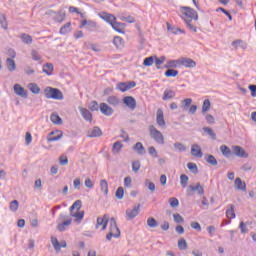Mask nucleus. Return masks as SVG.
<instances>
[{"mask_svg": "<svg viewBox=\"0 0 256 256\" xmlns=\"http://www.w3.org/2000/svg\"><path fill=\"white\" fill-rule=\"evenodd\" d=\"M108 223H109V217L107 216V214H104L102 218L101 217L97 218L96 229H99V227H101L102 225V231H105V229H107Z\"/></svg>", "mask_w": 256, "mask_h": 256, "instance_id": "obj_11", "label": "nucleus"}, {"mask_svg": "<svg viewBox=\"0 0 256 256\" xmlns=\"http://www.w3.org/2000/svg\"><path fill=\"white\" fill-rule=\"evenodd\" d=\"M100 111L106 117H111V115H113L114 113L113 108H111L109 105H107V103L104 102L100 103Z\"/></svg>", "mask_w": 256, "mask_h": 256, "instance_id": "obj_14", "label": "nucleus"}, {"mask_svg": "<svg viewBox=\"0 0 256 256\" xmlns=\"http://www.w3.org/2000/svg\"><path fill=\"white\" fill-rule=\"evenodd\" d=\"M89 109H90V111H99V109H100L99 103H97V101H92L89 104Z\"/></svg>", "mask_w": 256, "mask_h": 256, "instance_id": "obj_60", "label": "nucleus"}, {"mask_svg": "<svg viewBox=\"0 0 256 256\" xmlns=\"http://www.w3.org/2000/svg\"><path fill=\"white\" fill-rule=\"evenodd\" d=\"M14 93L19 97H22V99H27V90H25L21 84L14 85Z\"/></svg>", "mask_w": 256, "mask_h": 256, "instance_id": "obj_13", "label": "nucleus"}, {"mask_svg": "<svg viewBox=\"0 0 256 256\" xmlns=\"http://www.w3.org/2000/svg\"><path fill=\"white\" fill-rule=\"evenodd\" d=\"M124 105L128 107V109H131V111H135L137 108V100L133 96H126L122 99Z\"/></svg>", "mask_w": 256, "mask_h": 256, "instance_id": "obj_8", "label": "nucleus"}, {"mask_svg": "<svg viewBox=\"0 0 256 256\" xmlns=\"http://www.w3.org/2000/svg\"><path fill=\"white\" fill-rule=\"evenodd\" d=\"M175 97V91L173 90H165L163 94V101H169V99H173Z\"/></svg>", "mask_w": 256, "mask_h": 256, "instance_id": "obj_36", "label": "nucleus"}, {"mask_svg": "<svg viewBox=\"0 0 256 256\" xmlns=\"http://www.w3.org/2000/svg\"><path fill=\"white\" fill-rule=\"evenodd\" d=\"M174 148L176 149V151H180V152L181 151H187V148L181 142L174 143Z\"/></svg>", "mask_w": 256, "mask_h": 256, "instance_id": "obj_59", "label": "nucleus"}, {"mask_svg": "<svg viewBox=\"0 0 256 256\" xmlns=\"http://www.w3.org/2000/svg\"><path fill=\"white\" fill-rule=\"evenodd\" d=\"M204 159H205L206 163H208V165H211L212 167H217V165L219 163V162H217V158H215V156H213V154H206Z\"/></svg>", "mask_w": 256, "mask_h": 256, "instance_id": "obj_25", "label": "nucleus"}, {"mask_svg": "<svg viewBox=\"0 0 256 256\" xmlns=\"http://www.w3.org/2000/svg\"><path fill=\"white\" fill-rule=\"evenodd\" d=\"M170 207L175 209V207H179V200L175 197L169 199Z\"/></svg>", "mask_w": 256, "mask_h": 256, "instance_id": "obj_61", "label": "nucleus"}, {"mask_svg": "<svg viewBox=\"0 0 256 256\" xmlns=\"http://www.w3.org/2000/svg\"><path fill=\"white\" fill-rule=\"evenodd\" d=\"M83 119H85V121H93V114H91V111H89L86 108H83L81 106L78 107Z\"/></svg>", "mask_w": 256, "mask_h": 256, "instance_id": "obj_18", "label": "nucleus"}, {"mask_svg": "<svg viewBox=\"0 0 256 256\" xmlns=\"http://www.w3.org/2000/svg\"><path fill=\"white\" fill-rule=\"evenodd\" d=\"M164 75L165 77H177L179 75V71L168 68Z\"/></svg>", "mask_w": 256, "mask_h": 256, "instance_id": "obj_46", "label": "nucleus"}, {"mask_svg": "<svg viewBox=\"0 0 256 256\" xmlns=\"http://www.w3.org/2000/svg\"><path fill=\"white\" fill-rule=\"evenodd\" d=\"M53 64L51 63H46L44 66H43V73H46V75H53Z\"/></svg>", "mask_w": 256, "mask_h": 256, "instance_id": "obj_39", "label": "nucleus"}, {"mask_svg": "<svg viewBox=\"0 0 256 256\" xmlns=\"http://www.w3.org/2000/svg\"><path fill=\"white\" fill-rule=\"evenodd\" d=\"M50 121H52V123L54 125H62L63 124V120L58 116L57 113H52L51 114Z\"/></svg>", "mask_w": 256, "mask_h": 256, "instance_id": "obj_32", "label": "nucleus"}, {"mask_svg": "<svg viewBox=\"0 0 256 256\" xmlns=\"http://www.w3.org/2000/svg\"><path fill=\"white\" fill-rule=\"evenodd\" d=\"M54 21H56V23H63V21H65V12H58L54 17Z\"/></svg>", "mask_w": 256, "mask_h": 256, "instance_id": "obj_45", "label": "nucleus"}, {"mask_svg": "<svg viewBox=\"0 0 256 256\" xmlns=\"http://www.w3.org/2000/svg\"><path fill=\"white\" fill-rule=\"evenodd\" d=\"M173 217L175 223H183V221H185V219H183V216H181L180 214H173Z\"/></svg>", "mask_w": 256, "mask_h": 256, "instance_id": "obj_64", "label": "nucleus"}, {"mask_svg": "<svg viewBox=\"0 0 256 256\" xmlns=\"http://www.w3.org/2000/svg\"><path fill=\"white\" fill-rule=\"evenodd\" d=\"M86 29H88V31H95V29H97V23L93 21H88Z\"/></svg>", "mask_w": 256, "mask_h": 256, "instance_id": "obj_62", "label": "nucleus"}, {"mask_svg": "<svg viewBox=\"0 0 256 256\" xmlns=\"http://www.w3.org/2000/svg\"><path fill=\"white\" fill-rule=\"evenodd\" d=\"M111 27L118 33H125V23L117 22L114 20V23L111 25Z\"/></svg>", "mask_w": 256, "mask_h": 256, "instance_id": "obj_23", "label": "nucleus"}, {"mask_svg": "<svg viewBox=\"0 0 256 256\" xmlns=\"http://www.w3.org/2000/svg\"><path fill=\"white\" fill-rule=\"evenodd\" d=\"M71 217H75L76 223H81L83 217H85V211H77L75 213L70 212Z\"/></svg>", "mask_w": 256, "mask_h": 256, "instance_id": "obj_27", "label": "nucleus"}, {"mask_svg": "<svg viewBox=\"0 0 256 256\" xmlns=\"http://www.w3.org/2000/svg\"><path fill=\"white\" fill-rule=\"evenodd\" d=\"M109 229H110V231L106 235L107 241H111V239H113V237L115 239L121 237V230H119V227L117 226V221L115 220V218L110 219V228Z\"/></svg>", "mask_w": 256, "mask_h": 256, "instance_id": "obj_3", "label": "nucleus"}, {"mask_svg": "<svg viewBox=\"0 0 256 256\" xmlns=\"http://www.w3.org/2000/svg\"><path fill=\"white\" fill-rule=\"evenodd\" d=\"M166 25H167V30L171 31V33H173L174 35H178L179 33H185V30L171 26L169 22H167Z\"/></svg>", "mask_w": 256, "mask_h": 256, "instance_id": "obj_34", "label": "nucleus"}, {"mask_svg": "<svg viewBox=\"0 0 256 256\" xmlns=\"http://www.w3.org/2000/svg\"><path fill=\"white\" fill-rule=\"evenodd\" d=\"M67 33H71V22H67L60 28L61 35H67Z\"/></svg>", "mask_w": 256, "mask_h": 256, "instance_id": "obj_38", "label": "nucleus"}, {"mask_svg": "<svg viewBox=\"0 0 256 256\" xmlns=\"http://www.w3.org/2000/svg\"><path fill=\"white\" fill-rule=\"evenodd\" d=\"M139 169H141V162L139 160L132 162V171L138 173Z\"/></svg>", "mask_w": 256, "mask_h": 256, "instance_id": "obj_56", "label": "nucleus"}, {"mask_svg": "<svg viewBox=\"0 0 256 256\" xmlns=\"http://www.w3.org/2000/svg\"><path fill=\"white\" fill-rule=\"evenodd\" d=\"M234 186L238 191H247V184L239 177L235 179Z\"/></svg>", "mask_w": 256, "mask_h": 256, "instance_id": "obj_20", "label": "nucleus"}, {"mask_svg": "<svg viewBox=\"0 0 256 256\" xmlns=\"http://www.w3.org/2000/svg\"><path fill=\"white\" fill-rule=\"evenodd\" d=\"M0 24H1V27L4 28L5 31H7L8 24H7V18L5 17V15L0 16Z\"/></svg>", "mask_w": 256, "mask_h": 256, "instance_id": "obj_58", "label": "nucleus"}, {"mask_svg": "<svg viewBox=\"0 0 256 256\" xmlns=\"http://www.w3.org/2000/svg\"><path fill=\"white\" fill-rule=\"evenodd\" d=\"M178 247L179 249H181L182 251H185V249H187V241L184 238H181L178 241Z\"/></svg>", "mask_w": 256, "mask_h": 256, "instance_id": "obj_57", "label": "nucleus"}, {"mask_svg": "<svg viewBox=\"0 0 256 256\" xmlns=\"http://www.w3.org/2000/svg\"><path fill=\"white\" fill-rule=\"evenodd\" d=\"M191 155L193 157H198L199 159H201V157H203V150H201V146H199L198 144H193L191 146Z\"/></svg>", "mask_w": 256, "mask_h": 256, "instance_id": "obj_17", "label": "nucleus"}, {"mask_svg": "<svg viewBox=\"0 0 256 256\" xmlns=\"http://www.w3.org/2000/svg\"><path fill=\"white\" fill-rule=\"evenodd\" d=\"M153 63H155V58L153 56H149V57L145 58L143 61V65L145 67H151L153 65Z\"/></svg>", "mask_w": 256, "mask_h": 256, "instance_id": "obj_53", "label": "nucleus"}, {"mask_svg": "<svg viewBox=\"0 0 256 256\" xmlns=\"http://www.w3.org/2000/svg\"><path fill=\"white\" fill-rule=\"evenodd\" d=\"M180 12L184 17L182 19L185 21L187 27L189 28L192 33H197V27H195L192 22L193 19L194 21H199V14L195 9L189 7V6H181L180 7Z\"/></svg>", "mask_w": 256, "mask_h": 256, "instance_id": "obj_1", "label": "nucleus"}, {"mask_svg": "<svg viewBox=\"0 0 256 256\" xmlns=\"http://www.w3.org/2000/svg\"><path fill=\"white\" fill-rule=\"evenodd\" d=\"M148 227H151L152 229H155V227H159V222L155 220V218L151 217L147 220Z\"/></svg>", "mask_w": 256, "mask_h": 256, "instance_id": "obj_51", "label": "nucleus"}, {"mask_svg": "<svg viewBox=\"0 0 256 256\" xmlns=\"http://www.w3.org/2000/svg\"><path fill=\"white\" fill-rule=\"evenodd\" d=\"M55 134V132H51L50 134H49V136L47 137V141L49 142V143H53V141H59V139H61V137H63V135H58V136H52V135H54Z\"/></svg>", "mask_w": 256, "mask_h": 256, "instance_id": "obj_55", "label": "nucleus"}, {"mask_svg": "<svg viewBox=\"0 0 256 256\" xmlns=\"http://www.w3.org/2000/svg\"><path fill=\"white\" fill-rule=\"evenodd\" d=\"M31 57L34 61H41V55L36 50H32Z\"/></svg>", "mask_w": 256, "mask_h": 256, "instance_id": "obj_63", "label": "nucleus"}, {"mask_svg": "<svg viewBox=\"0 0 256 256\" xmlns=\"http://www.w3.org/2000/svg\"><path fill=\"white\" fill-rule=\"evenodd\" d=\"M81 207H83V202L81 200H76L70 207V213H73V211H75V209H77L79 211L81 209Z\"/></svg>", "mask_w": 256, "mask_h": 256, "instance_id": "obj_41", "label": "nucleus"}, {"mask_svg": "<svg viewBox=\"0 0 256 256\" xmlns=\"http://www.w3.org/2000/svg\"><path fill=\"white\" fill-rule=\"evenodd\" d=\"M20 39L25 43V45H31V43H33V38L29 34L22 33L20 35Z\"/></svg>", "mask_w": 256, "mask_h": 256, "instance_id": "obj_31", "label": "nucleus"}, {"mask_svg": "<svg viewBox=\"0 0 256 256\" xmlns=\"http://www.w3.org/2000/svg\"><path fill=\"white\" fill-rule=\"evenodd\" d=\"M180 65V59L178 60H169L165 65V69H177Z\"/></svg>", "mask_w": 256, "mask_h": 256, "instance_id": "obj_26", "label": "nucleus"}, {"mask_svg": "<svg viewBox=\"0 0 256 256\" xmlns=\"http://www.w3.org/2000/svg\"><path fill=\"white\" fill-rule=\"evenodd\" d=\"M193 103V99L191 98H186L182 101V109L184 111H187V109H189V107H191V104Z\"/></svg>", "mask_w": 256, "mask_h": 256, "instance_id": "obj_49", "label": "nucleus"}, {"mask_svg": "<svg viewBox=\"0 0 256 256\" xmlns=\"http://www.w3.org/2000/svg\"><path fill=\"white\" fill-rule=\"evenodd\" d=\"M133 87H137V82H135V81L119 82L116 85V89H118L122 93H125V91H129V89H133Z\"/></svg>", "mask_w": 256, "mask_h": 256, "instance_id": "obj_6", "label": "nucleus"}, {"mask_svg": "<svg viewBox=\"0 0 256 256\" xmlns=\"http://www.w3.org/2000/svg\"><path fill=\"white\" fill-rule=\"evenodd\" d=\"M107 103L112 105V107H119L121 105V99L117 96H109L107 98Z\"/></svg>", "mask_w": 256, "mask_h": 256, "instance_id": "obj_22", "label": "nucleus"}, {"mask_svg": "<svg viewBox=\"0 0 256 256\" xmlns=\"http://www.w3.org/2000/svg\"><path fill=\"white\" fill-rule=\"evenodd\" d=\"M123 43V38H121V36L114 37L113 44L115 47H117V49H119V47H123Z\"/></svg>", "mask_w": 256, "mask_h": 256, "instance_id": "obj_50", "label": "nucleus"}, {"mask_svg": "<svg viewBox=\"0 0 256 256\" xmlns=\"http://www.w3.org/2000/svg\"><path fill=\"white\" fill-rule=\"evenodd\" d=\"M139 211H141V204H138L133 209H127L126 210L127 219L129 221H131V219H135V217H137L139 215Z\"/></svg>", "mask_w": 256, "mask_h": 256, "instance_id": "obj_10", "label": "nucleus"}, {"mask_svg": "<svg viewBox=\"0 0 256 256\" xmlns=\"http://www.w3.org/2000/svg\"><path fill=\"white\" fill-rule=\"evenodd\" d=\"M28 89L33 93L34 95H39L41 93V88L36 83H30L28 84Z\"/></svg>", "mask_w": 256, "mask_h": 256, "instance_id": "obj_33", "label": "nucleus"}, {"mask_svg": "<svg viewBox=\"0 0 256 256\" xmlns=\"http://www.w3.org/2000/svg\"><path fill=\"white\" fill-rule=\"evenodd\" d=\"M100 17L110 25L114 24L115 21H117V18L113 16V14H109V13H103L102 15H100Z\"/></svg>", "mask_w": 256, "mask_h": 256, "instance_id": "obj_24", "label": "nucleus"}, {"mask_svg": "<svg viewBox=\"0 0 256 256\" xmlns=\"http://www.w3.org/2000/svg\"><path fill=\"white\" fill-rule=\"evenodd\" d=\"M232 151L236 157H241L242 159H247V157H249L247 152H245V149H243L241 146H233Z\"/></svg>", "mask_w": 256, "mask_h": 256, "instance_id": "obj_12", "label": "nucleus"}, {"mask_svg": "<svg viewBox=\"0 0 256 256\" xmlns=\"http://www.w3.org/2000/svg\"><path fill=\"white\" fill-rule=\"evenodd\" d=\"M187 167H188L189 171H191V173H193L194 175H197V173H199V168L197 167V164H195L193 162H189L187 164Z\"/></svg>", "mask_w": 256, "mask_h": 256, "instance_id": "obj_44", "label": "nucleus"}, {"mask_svg": "<svg viewBox=\"0 0 256 256\" xmlns=\"http://www.w3.org/2000/svg\"><path fill=\"white\" fill-rule=\"evenodd\" d=\"M165 61H167V58L165 56H161L160 58L155 56L156 69H161V65H163Z\"/></svg>", "mask_w": 256, "mask_h": 256, "instance_id": "obj_42", "label": "nucleus"}, {"mask_svg": "<svg viewBox=\"0 0 256 256\" xmlns=\"http://www.w3.org/2000/svg\"><path fill=\"white\" fill-rule=\"evenodd\" d=\"M115 197L116 199H123V197H125V189H123V187H118L115 193Z\"/></svg>", "mask_w": 256, "mask_h": 256, "instance_id": "obj_48", "label": "nucleus"}, {"mask_svg": "<svg viewBox=\"0 0 256 256\" xmlns=\"http://www.w3.org/2000/svg\"><path fill=\"white\" fill-rule=\"evenodd\" d=\"M220 151L222 155H224V157H230L231 155H233V153L231 152V149L228 148L227 145L220 146Z\"/></svg>", "mask_w": 256, "mask_h": 256, "instance_id": "obj_40", "label": "nucleus"}, {"mask_svg": "<svg viewBox=\"0 0 256 256\" xmlns=\"http://www.w3.org/2000/svg\"><path fill=\"white\" fill-rule=\"evenodd\" d=\"M100 189L104 195H109V184L107 183V180L100 181Z\"/></svg>", "mask_w": 256, "mask_h": 256, "instance_id": "obj_35", "label": "nucleus"}, {"mask_svg": "<svg viewBox=\"0 0 256 256\" xmlns=\"http://www.w3.org/2000/svg\"><path fill=\"white\" fill-rule=\"evenodd\" d=\"M180 65L188 69H195V67H197V62L191 58L182 57L180 58Z\"/></svg>", "mask_w": 256, "mask_h": 256, "instance_id": "obj_9", "label": "nucleus"}, {"mask_svg": "<svg viewBox=\"0 0 256 256\" xmlns=\"http://www.w3.org/2000/svg\"><path fill=\"white\" fill-rule=\"evenodd\" d=\"M211 109V101L209 99H205L202 105V113H207Z\"/></svg>", "mask_w": 256, "mask_h": 256, "instance_id": "obj_54", "label": "nucleus"}, {"mask_svg": "<svg viewBox=\"0 0 256 256\" xmlns=\"http://www.w3.org/2000/svg\"><path fill=\"white\" fill-rule=\"evenodd\" d=\"M197 191L198 195H205V189L201 186V183H197L196 186L190 185L187 189L188 195H191V192Z\"/></svg>", "mask_w": 256, "mask_h": 256, "instance_id": "obj_15", "label": "nucleus"}, {"mask_svg": "<svg viewBox=\"0 0 256 256\" xmlns=\"http://www.w3.org/2000/svg\"><path fill=\"white\" fill-rule=\"evenodd\" d=\"M226 217L229 219H235V205L229 204L227 206Z\"/></svg>", "mask_w": 256, "mask_h": 256, "instance_id": "obj_29", "label": "nucleus"}, {"mask_svg": "<svg viewBox=\"0 0 256 256\" xmlns=\"http://www.w3.org/2000/svg\"><path fill=\"white\" fill-rule=\"evenodd\" d=\"M72 222H73V220L71 218H69V216H67L65 214H60L57 219L58 231H60V232L66 231L67 227H69V225H71Z\"/></svg>", "mask_w": 256, "mask_h": 256, "instance_id": "obj_5", "label": "nucleus"}, {"mask_svg": "<svg viewBox=\"0 0 256 256\" xmlns=\"http://www.w3.org/2000/svg\"><path fill=\"white\" fill-rule=\"evenodd\" d=\"M103 135V132L101 131V128L95 126L92 130H88L87 137L93 138V137H101Z\"/></svg>", "mask_w": 256, "mask_h": 256, "instance_id": "obj_19", "label": "nucleus"}, {"mask_svg": "<svg viewBox=\"0 0 256 256\" xmlns=\"http://www.w3.org/2000/svg\"><path fill=\"white\" fill-rule=\"evenodd\" d=\"M149 133L151 139L158 143V145H165V136L154 125L149 126Z\"/></svg>", "mask_w": 256, "mask_h": 256, "instance_id": "obj_4", "label": "nucleus"}, {"mask_svg": "<svg viewBox=\"0 0 256 256\" xmlns=\"http://www.w3.org/2000/svg\"><path fill=\"white\" fill-rule=\"evenodd\" d=\"M144 185L149 189V191H151V193L155 192V183L151 182V180L146 179Z\"/></svg>", "mask_w": 256, "mask_h": 256, "instance_id": "obj_52", "label": "nucleus"}, {"mask_svg": "<svg viewBox=\"0 0 256 256\" xmlns=\"http://www.w3.org/2000/svg\"><path fill=\"white\" fill-rule=\"evenodd\" d=\"M51 243L55 249V251H61V248H65L67 247V242L66 241H62L61 243L59 242V240L55 237H51Z\"/></svg>", "mask_w": 256, "mask_h": 256, "instance_id": "obj_16", "label": "nucleus"}, {"mask_svg": "<svg viewBox=\"0 0 256 256\" xmlns=\"http://www.w3.org/2000/svg\"><path fill=\"white\" fill-rule=\"evenodd\" d=\"M188 183H189V176L185 175V174H182L180 176V185H181V187H183V188L187 187Z\"/></svg>", "mask_w": 256, "mask_h": 256, "instance_id": "obj_47", "label": "nucleus"}, {"mask_svg": "<svg viewBox=\"0 0 256 256\" xmlns=\"http://www.w3.org/2000/svg\"><path fill=\"white\" fill-rule=\"evenodd\" d=\"M9 209L10 211H12V213H17V211L19 210V201L17 200L11 201L9 205Z\"/></svg>", "mask_w": 256, "mask_h": 256, "instance_id": "obj_43", "label": "nucleus"}, {"mask_svg": "<svg viewBox=\"0 0 256 256\" xmlns=\"http://www.w3.org/2000/svg\"><path fill=\"white\" fill-rule=\"evenodd\" d=\"M46 99H55L56 101H63V92L57 88L46 87L44 89Z\"/></svg>", "mask_w": 256, "mask_h": 256, "instance_id": "obj_2", "label": "nucleus"}, {"mask_svg": "<svg viewBox=\"0 0 256 256\" xmlns=\"http://www.w3.org/2000/svg\"><path fill=\"white\" fill-rule=\"evenodd\" d=\"M156 123L158 127L161 129H165L167 127V123L165 122V116L163 114V110L159 108L156 113Z\"/></svg>", "mask_w": 256, "mask_h": 256, "instance_id": "obj_7", "label": "nucleus"}, {"mask_svg": "<svg viewBox=\"0 0 256 256\" xmlns=\"http://www.w3.org/2000/svg\"><path fill=\"white\" fill-rule=\"evenodd\" d=\"M6 66L8 71L13 72L15 69H17V64L15 63V60L13 58H7L6 59Z\"/></svg>", "mask_w": 256, "mask_h": 256, "instance_id": "obj_28", "label": "nucleus"}, {"mask_svg": "<svg viewBox=\"0 0 256 256\" xmlns=\"http://www.w3.org/2000/svg\"><path fill=\"white\" fill-rule=\"evenodd\" d=\"M203 131L204 133H207V135H209V137L215 141V139H217V134H215V131H213V128L210 127H203Z\"/></svg>", "mask_w": 256, "mask_h": 256, "instance_id": "obj_37", "label": "nucleus"}, {"mask_svg": "<svg viewBox=\"0 0 256 256\" xmlns=\"http://www.w3.org/2000/svg\"><path fill=\"white\" fill-rule=\"evenodd\" d=\"M133 151H135L138 155H145V153H147L145 146H143V143H141V142H137L133 146Z\"/></svg>", "mask_w": 256, "mask_h": 256, "instance_id": "obj_21", "label": "nucleus"}, {"mask_svg": "<svg viewBox=\"0 0 256 256\" xmlns=\"http://www.w3.org/2000/svg\"><path fill=\"white\" fill-rule=\"evenodd\" d=\"M121 149H123V145L121 144V141H117L112 146V153L118 155V153H121Z\"/></svg>", "mask_w": 256, "mask_h": 256, "instance_id": "obj_30", "label": "nucleus"}]
</instances>
